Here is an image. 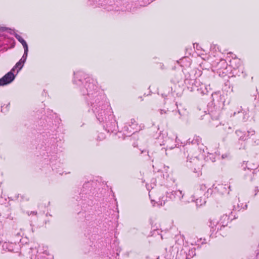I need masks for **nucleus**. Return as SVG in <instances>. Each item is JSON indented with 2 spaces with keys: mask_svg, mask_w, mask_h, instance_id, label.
Segmentation results:
<instances>
[{
  "mask_svg": "<svg viewBox=\"0 0 259 259\" xmlns=\"http://www.w3.org/2000/svg\"><path fill=\"white\" fill-rule=\"evenodd\" d=\"M158 205H161V206H162V205H164V203H165V202H162V201H161V202H158Z\"/></svg>",
  "mask_w": 259,
  "mask_h": 259,
  "instance_id": "6",
  "label": "nucleus"
},
{
  "mask_svg": "<svg viewBox=\"0 0 259 259\" xmlns=\"http://www.w3.org/2000/svg\"><path fill=\"white\" fill-rule=\"evenodd\" d=\"M164 113V112H163V110H161V114Z\"/></svg>",
  "mask_w": 259,
  "mask_h": 259,
  "instance_id": "11",
  "label": "nucleus"
},
{
  "mask_svg": "<svg viewBox=\"0 0 259 259\" xmlns=\"http://www.w3.org/2000/svg\"><path fill=\"white\" fill-rule=\"evenodd\" d=\"M193 160H194V161H197V159L196 158H194L193 159Z\"/></svg>",
  "mask_w": 259,
  "mask_h": 259,
  "instance_id": "10",
  "label": "nucleus"
},
{
  "mask_svg": "<svg viewBox=\"0 0 259 259\" xmlns=\"http://www.w3.org/2000/svg\"><path fill=\"white\" fill-rule=\"evenodd\" d=\"M128 125L135 131L140 130L142 127L140 125H139L137 121L134 119H132L128 122Z\"/></svg>",
  "mask_w": 259,
  "mask_h": 259,
  "instance_id": "5",
  "label": "nucleus"
},
{
  "mask_svg": "<svg viewBox=\"0 0 259 259\" xmlns=\"http://www.w3.org/2000/svg\"><path fill=\"white\" fill-rule=\"evenodd\" d=\"M27 57V55H26L24 53L21 59L19 60L18 62L16 63L15 66L11 70L13 72H14L15 71V69H17V73H18L19 71L20 70L23 66L24 63L26 60Z\"/></svg>",
  "mask_w": 259,
  "mask_h": 259,
  "instance_id": "2",
  "label": "nucleus"
},
{
  "mask_svg": "<svg viewBox=\"0 0 259 259\" xmlns=\"http://www.w3.org/2000/svg\"><path fill=\"white\" fill-rule=\"evenodd\" d=\"M176 193H179V194H181V192L180 191H179H179H177V192H176Z\"/></svg>",
  "mask_w": 259,
  "mask_h": 259,
  "instance_id": "8",
  "label": "nucleus"
},
{
  "mask_svg": "<svg viewBox=\"0 0 259 259\" xmlns=\"http://www.w3.org/2000/svg\"><path fill=\"white\" fill-rule=\"evenodd\" d=\"M14 35H15V37L18 39V40L23 46V48L24 49V53H25V55H27L28 54V46H27V44L26 42L19 34L16 33V34H15Z\"/></svg>",
  "mask_w": 259,
  "mask_h": 259,
  "instance_id": "4",
  "label": "nucleus"
},
{
  "mask_svg": "<svg viewBox=\"0 0 259 259\" xmlns=\"http://www.w3.org/2000/svg\"><path fill=\"white\" fill-rule=\"evenodd\" d=\"M15 78L13 72L11 70L0 79V85H5L11 83Z\"/></svg>",
  "mask_w": 259,
  "mask_h": 259,
  "instance_id": "1",
  "label": "nucleus"
},
{
  "mask_svg": "<svg viewBox=\"0 0 259 259\" xmlns=\"http://www.w3.org/2000/svg\"><path fill=\"white\" fill-rule=\"evenodd\" d=\"M215 225H217V223H215V222L213 223V225L215 226Z\"/></svg>",
  "mask_w": 259,
  "mask_h": 259,
  "instance_id": "9",
  "label": "nucleus"
},
{
  "mask_svg": "<svg viewBox=\"0 0 259 259\" xmlns=\"http://www.w3.org/2000/svg\"><path fill=\"white\" fill-rule=\"evenodd\" d=\"M210 224H211L210 225H211V226H212L213 224L212 223V221H211L210 222ZM211 227H212V228H213V226H211Z\"/></svg>",
  "mask_w": 259,
  "mask_h": 259,
  "instance_id": "7",
  "label": "nucleus"
},
{
  "mask_svg": "<svg viewBox=\"0 0 259 259\" xmlns=\"http://www.w3.org/2000/svg\"><path fill=\"white\" fill-rule=\"evenodd\" d=\"M206 187L205 185H201L200 186V189H199V191H200V195H204L205 197H208L209 196H210L212 193V190L210 188H209L207 190V191H206Z\"/></svg>",
  "mask_w": 259,
  "mask_h": 259,
  "instance_id": "3",
  "label": "nucleus"
},
{
  "mask_svg": "<svg viewBox=\"0 0 259 259\" xmlns=\"http://www.w3.org/2000/svg\"><path fill=\"white\" fill-rule=\"evenodd\" d=\"M164 113V112H163V110H161V114Z\"/></svg>",
  "mask_w": 259,
  "mask_h": 259,
  "instance_id": "12",
  "label": "nucleus"
}]
</instances>
